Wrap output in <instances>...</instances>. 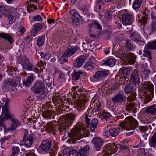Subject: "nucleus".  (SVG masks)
I'll return each instance as SVG.
<instances>
[{"instance_id":"obj_1","label":"nucleus","mask_w":156,"mask_h":156,"mask_svg":"<svg viewBox=\"0 0 156 156\" xmlns=\"http://www.w3.org/2000/svg\"><path fill=\"white\" fill-rule=\"evenodd\" d=\"M78 110L74 111L73 113L68 114L65 118L62 119V122L58 129L59 133L65 130L67 127L72 124L76 117L78 116Z\"/></svg>"},{"instance_id":"obj_2","label":"nucleus","mask_w":156,"mask_h":156,"mask_svg":"<svg viewBox=\"0 0 156 156\" xmlns=\"http://www.w3.org/2000/svg\"><path fill=\"white\" fill-rule=\"evenodd\" d=\"M31 90L34 93L39 95L40 98L41 99L46 98L48 93V90L41 81L36 82L31 87Z\"/></svg>"},{"instance_id":"obj_3","label":"nucleus","mask_w":156,"mask_h":156,"mask_svg":"<svg viewBox=\"0 0 156 156\" xmlns=\"http://www.w3.org/2000/svg\"><path fill=\"white\" fill-rule=\"evenodd\" d=\"M84 133V130L81 126H75L70 130L69 136L73 142L78 143L81 141L78 140L83 137Z\"/></svg>"},{"instance_id":"obj_4","label":"nucleus","mask_w":156,"mask_h":156,"mask_svg":"<svg viewBox=\"0 0 156 156\" xmlns=\"http://www.w3.org/2000/svg\"><path fill=\"white\" fill-rule=\"evenodd\" d=\"M138 124V122L135 119L132 117H129L124 121L122 122L120 126L123 129L129 131L133 129Z\"/></svg>"},{"instance_id":"obj_5","label":"nucleus","mask_w":156,"mask_h":156,"mask_svg":"<svg viewBox=\"0 0 156 156\" xmlns=\"http://www.w3.org/2000/svg\"><path fill=\"white\" fill-rule=\"evenodd\" d=\"M20 80V78L18 77H15L13 79H7L3 82V87L6 89L15 87L19 84Z\"/></svg>"},{"instance_id":"obj_6","label":"nucleus","mask_w":156,"mask_h":156,"mask_svg":"<svg viewBox=\"0 0 156 156\" xmlns=\"http://www.w3.org/2000/svg\"><path fill=\"white\" fill-rule=\"evenodd\" d=\"M141 90L143 92L150 95L152 94L154 92L153 85L150 81H146L142 83Z\"/></svg>"},{"instance_id":"obj_7","label":"nucleus","mask_w":156,"mask_h":156,"mask_svg":"<svg viewBox=\"0 0 156 156\" xmlns=\"http://www.w3.org/2000/svg\"><path fill=\"white\" fill-rule=\"evenodd\" d=\"M108 73V70L98 71L90 78V79L92 81H94V80L98 81L101 80L107 76Z\"/></svg>"},{"instance_id":"obj_8","label":"nucleus","mask_w":156,"mask_h":156,"mask_svg":"<svg viewBox=\"0 0 156 156\" xmlns=\"http://www.w3.org/2000/svg\"><path fill=\"white\" fill-rule=\"evenodd\" d=\"M70 13L72 15V23L74 24L79 25L82 23V21L81 17L78 14L77 11L74 9L71 10Z\"/></svg>"},{"instance_id":"obj_9","label":"nucleus","mask_w":156,"mask_h":156,"mask_svg":"<svg viewBox=\"0 0 156 156\" xmlns=\"http://www.w3.org/2000/svg\"><path fill=\"white\" fill-rule=\"evenodd\" d=\"M141 76L136 69H134L131 74L130 81L132 84L137 87L140 83V79Z\"/></svg>"},{"instance_id":"obj_10","label":"nucleus","mask_w":156,"mask_h":156,"mask_svg":"<svg viewBox=\"0 0 156 156\" xmlns=\"http://www.w3.org/2000/svg\"><path fill=\"white\" fill-rule=\"evenodd\" d=\"M11 113L2 112L0 118V127H3L5 131V129H8L6 127L4 122L5 120L10 119L11 117Z\"/></svg>"},{"instance_id":"obj_11","label":"nucleus","mask_w":156,"mask_h":156,"mask_svg":"<svg viewBox=\"0 0 156 156\" xmlns=\"http://www.w3.org/2000/svg\"><path fill=\"white\" fill-rule=\"evenodd\" d=\"M21 64L24 69L31 71L33 69L32 65L30 62L28 58L27 57H24L22 58Z\"/></svg>"},{"instance_id":"obj_12","label":"nucleus","mask_w":156,"mask_h":156,"mask_svg":"<svg viewBox=\"0 0 156 156\" xmlns=\"http://www.w3.org/2000/svg\"><path fill=\"white\" fill-rule=\"evenodd\" d=\"M34 138V135L29 134L27 136L25 135L21 142H24L25 146L27 147H30L33 144Z\"/></svg>"},{"instance_id":"obj_13","label":"nucleus","mask_w":156,"mask_h":156,"mask_svg":"<svg viewBox=\"0 0 156 156\" xmlns=\"http://www.w3.org/2000/svg\"><path fill=\"white\" fill-rule=\"evenodd\" d=\"M11 114L12 116L10 119H11L12 123L10 127L5 129V132L15 130L20 124L18 120L13 117V115L11 113Z\"/></svg>"},{"instance_id":"obj_14","label":"nucleus","mask_w":156,"mask_h":156,"mask_svg":"<svg viewBox=\"0 0 156 156\" xmlns=\"http://www.w3.org/2000/svg\"><path fill=\"white\" fill-rule=\"evenodd\" d=\"M51 142L49 140H43L41 145L40 148L42 152H46L48 151L51 147Z\"/></svg>"},{"instance_id":"obj_15","label":"nucleus","mask_w":156,"mask_h":156,"mask_svg":"<svg viewBox=\"0 0 156 156\" xmlns=\"http://www.w3.org/2000/svg\"><path fill=\"white\" fill-rule=\"evenodd\" d=\"M116 145L114 143H109L106 146L105 151L106 153L111 155L112 153L116 152Z\"/></svg>"},{"instance_id":"obj_16","label":"nucleus","mask_w":156,"mask_h":156,"mask_svg":"<svg viewBox=\"0 0 156 156\" xmlns=\"http://www.w3.org/2000/svg\"><path fill=\"white\" fill-rule=\"evenodd\" d=\"M2 101L3 102L2 104H4L5 103V105L2 107V112L10 113L9 111L10 108L9 103L10 101L7 98L4 97L2 98Z\"/></svg>"},{"instance_id":"obj_17","label":"nucleus","mask_w":156,"mask_h":156,"mask_svg":"<svg viewBox=\"0 0 156 156\" xmlns=\"http://www.w3.org/2000/svg\"><path fill=\"white\" fill-rule=\"evenodd\" d=\"M125 97L124 94L119 93L112 98V101L114 103H121L125 101Z\"/></svg>"},{"instance_id":"obj_18","label":"nucleus","mask_w":156,"mask_h":156,"mask_svg":"<svg viewBox=\"0 0 156 156\" xmlns=\"http://www.w3.org/2000/svg\"><path fill=\"white\" fill-rule=\"evenodd\" d=\"M92 142L94 144L96 151L100 150L101 147L102 145L103 142L99 137H95L92 139Z\"/></svg>"},{"instance_id":"obj_19","label":"nucleus","mask_w":156,"mask_h":156,"mask_svg":"<svg viewBox=\"0 0 156 156\" xmlns=\"http://www.w3.org/2000/svg\"><path fill=\"white\" fill-rule=\"evenodd\" d=\"M89 146L88 145L84 146L77 151L78 156H87L89 154Z\"/></svg>"},{"instance_id":"obj_20","label":"nucleus","mask_w":156,"mask_h":156,"mask_svg":"<svg viewBox=\"0 0 156 156\" xmlns=\"http://www.w3.org/2000/svg\"><path fill=\"white\" fill-rule=\"evenodd\" d=\"M122 22L124 25H129L132 23V16L130 14H124L122 15Z\"/></svg>"},{"instance_id":"obj_21","label":"nucleus","mask_w":156,"mask_h":156,"mask_svg":"<svg viewBox=\"0 0 156 156\" xmlns=\"http://www.w3.org/2000/svg\"><path fill=\"white\" fill-rule=\"evenodd\" d=\"M78 50L77 46L75 47L72 46L66 50L64 53L68 57H70L73 55Z\"/></svg>"},{"instance_id":"obj_22","label":"nucleus","mask_w":156,"mask_h":156,"mask_svg":"<svg viewBox=\"0 0 156 156\" xmlns=\"http://www.w3.org/2000/svg\"><path fill=\"white\" fill-rule=\"evenodd\" d=\"M144 14L146 16L142 17L141 19H139L138 20V22L140 23V24L143 26L148 23L149 19L148 17L146 16H149V11H146L144 12Z\"/></svg>"},{"instance_id":"obj_23","label":"nucleus","mask_w":156,"mask_h":156,"mask_svg":"<svg viewBox=\"0 0 156 156\" xmlns=\"http://www.w3.org/2000/svg\"><path fill=\"white\" fill-rule=\"evenodd\" d=\"M89 33L90 37L92 38L98 37L100 34L102 29L96 28L94 29H89Z\"/></svg>"},{"instance_id":"obj_24","label":"nucleus","mask_w":156,"mask_h":156,"mask_svg":"<svg viewBox=\"0 0 156 156\" xmlns=\"http://www.w3.org/2000/svg\"><path fill=\"white\" fill-rule=\"evenodd\" d=\"M85 57L84 55L80 56L77 58L74 63V66L76 68L80 67L85 60Z\"/></svg>"},{"instance_id":"obj_25","label":"nucleus","mask_w":156,"mask_h":156,"mask_svg":"<svg viewBox=\"0 0 156 156\" xmlns=\"http://www.w3.org/2000/svg\"><path fill=\"white\" fill-rule=\"evenodd\" d=\"M130 38L133 41L136 42L140 41L142 43H144V41L141 40V37L137 32H134L130 35Z\"/></svg>"},{"instance_id":"obj_26","label":"nucleus","mask_w":156,"mask_h":156,"mask_svg":"<svg viewBox=\"0 0 156 156\" xmlns=\"http://www.w3.org/2000/svg\"><path fill=\"white\" fill-rule=\"evenodd\" d=\"M135 58L136 56L134 54L132 53H127L126 60L129 64H132L135 62Z\"/></svg>"},{"instance_id":"obj_27","label":"nucleus","mask_w":156,"mask_h":156,"mask_svg":"<svg viewBox=\"0 0 156 156\" xmlns=\"http://www.w3.org/2000/svg\"><path fill=\"white\" fill-rule=\"evenodd\" d=\"M0 38L6 39L10 44L14 42L13 37L11 35L6 33H0Z\"/></svg>"},{"instance_id":"obj_28","label":"nucleus","mask_w":156,"mask_h":156,"mask_svg":"<svg viewBox=\"0 0 156 156\" xmlns=\"http://www.w3.org/2000/svg\"><path fill=\"white\" fill-rule=\"evenodd\" d=\"M119 127L111 128L109 129V132L110 133V135L113 137L116 136L118 135L122 131Z\"/></svg>"},{"instance_id":"obj_29","label":"nucleus","mask_w":156,"mask_h":156,"mask_svg":"<svg viewBox=\"0 0 156 156\" xmlns=\"http://www.w3.org/2000/svg\"><path fill=\"white\" fill-rule=\"evenodd\" d=\"M34 80V78L33 75L31 74L28 78L24 81L23 84L26 86L29 87Z\"/></svg>"},{"instance_id":"obj_30","label":"nucleus","mask_w":156,"mask_h":156,"mask_svg":"<svg viewBox=\"0 0 156 156\" xmlns=\"http://www.w3.org/2000/svg\"><path fill=\"white\" fill-rule=\"evenodd\" d=\"M132 84H127L124 88V92L125 93L129 94L135 90L134 86Z\"/></svg>"},{"instance_id":"obj_31","label":"nucleus","mask_w":156,"mask_h":156,"mask_svg":"<svg viewBox=\"0 0 156 156\" xmlns=\"http://www.w3.org/2000/svg\"><path fill=\"white\" fill-rule=\"evenodd\" d=\"M149 48L147 47V45H145L144 49V53L143 54V56L145 57H147L148 58L147 59V60L148 61L149 59H152L151 56V52L149 50Z\"/></svg>"},{"instance_id":"obj_32","label":"nucleus","mask_w":156,"mask_h":156,"mask_svg":"<svg viewBox=\"0 0 156 156\" xmlns=\"http://www.w3.org/2000/svg\"><path fill=\"white\" fill-rule=\"evenodd\" d=\"M89 29L99 28L102 29V28L99 23L97 21H94L89 25Z\"/></svg>"},{"instance_id":"obj_33","label":"nucleus","mask_w":156,"mask_h":156,"mask_svg":"<svg viewBox=\"0 0 156 156\" xmlns=\"http://www.w3.org/2000/svg\"><path fill=\"white\" fill-rule=\"evenodd\" d=\"M123 74V76L125 78V80L128 79L129 77V69L127 67H123L120 70Z\"/></svg>"},{"instance_id":"obj_34","label":"nucleus","mask_w":156,"mask_h":156,"mask_svg":"<svg viewBox=\"0 0 156 156\" xmlns=\"http://www.w3.org/2000/svg\"><path fill=\"white\" fill-rule=\"evenodd\" d=\"M98 121L97 119H93L90 124V129L92 131H94L96 128Z\"/></svg>"},{"instance_id":"obj_35","label":"nucleus","mask_w":156,"mask_h":156,"mask_svg":"<svg viewBox=\"0 0 156 156\" xmlns=\"http://www.w3.org/2000/svg\"><path fill=\"white\" fill-rule=\"evenodd\" d=\"M94 66V63L91 62L90 60H89L86 63L84 66V68L87 70L89 71L93 69Z\"/></svg>"},{"instance_id":"obj_36","label":"nucleus","mask_w":156,"mask_h":156,"mask_svg":"<svg viewBox=\"0 0 156 156\" xmlns=\"http://www.w3.org/2000/svg\"><path fill=\"white\" fill-rule=\"evenodd\" d=\"M83 72L81 71H75L72 74V79L74 80H78L79 78L80 75L82 74Z\"/></svg>"},{"instance_id":"obj_37","label":"nucleus","mask_w":156,"mask_h":156,"mask_svg":"<svg viewBox=\"0 0 156 156\" xmlns=\"http://www.w3.org/2000/svg\"><path fill=\"white\" fill-rule=\"evenodd\" d=\"M156 105H153L152 106H150L146 110V112L147 113H151V114H154L156 112Z\"/></svg>"},{"instance_id":"obj_38","label":"nucleus","mask_w":156,"mask_h":156,"mask_svg":"<svg viewBox=\"0 0 156 156\" xmlns=\"http://www.w3.org/2000/svg\"><path fill=\"white\" fill-rule=\"evenodd\" d=\"M115 62V61L114 59L111 58L106 61L103 64L110 67H113L114 65Z\"/></svg>"},{"instance_id":"obj_39","label":"nucleus","mask_w":156,"mask_h":156,"mask_svg":"<svg viewBox=\"0 0 156 156\" xmlns=\"http://www.w3.org/2000/svg\"><path fill=\"white\" fill-rule=\"evenodd\" d=\"M10 138V136H5L1 138L0 140V142L1 144V147L3 148V146H4L7 145L8 144V141L9 139Z\"/></svg>"},{"instance_id":"obj_40","label":"nucleus","mask_w":156,"mask_h":156,"mask_svg":"<svg viewBox=\"0 0 156 156\" xmlns=\"http://www.w3.org/2000/svg\"><path fill=\"white\" fill-rule=\"evenodd\" d=\"M149 144L151 147H156V133L151 138L149 142Z\"/></svg>"},{"instance_id":"obj_41","label":"nucleus","mask_w":156,"mask_h":156,"mask_svg":"<svg viewBox=\"0 0 156 156\" xmlns=\"http://www.w3.org/2000/svg\"><path fill=\"white\" fill-rule=\"evenodd\" d=\"M142 0H135L133 3V7L135 9L139 8L141 4Z\"/></svg>"},{"instance_id":"obj_42","label":"nucleus","mask_w":156,"mask_h":156,"mask_svg":"<svg viewBox=\"0 0 156 156\" xmlns=\"http://www.w3.org/2000/svg\"><path fill=\"white\" fill-rule=\"evenodd\" d=\"M101 109V106L99 103H95L94 104L93 109L94 112L99 111Z\"/></svg>"},{"instance_id":"obj_43","label":"nucleus","mask_w":156,"mask_h":156,"mask_svg":"<svg viewBox=\"0 0 156 156\" xmlns=\"http://www.w3.org/2000/svg\"><path fill=\"white\" fill-rule=\"evenodd\" d=\"M126 46L129 50H132L135 47V45L133 44V42L131 40H128L127 41L126 44Z\"/></svg>"},{"instance_id":"obj_44","label":"nucleus","mask_w":156,"mask_h":156,"mask_svg":"<svg viewBox=\"0 0 156 156\" xmlns=\"http://www.w3.org/2000/svg\"><path fill=\"white\" fill-rule=\"evenodd\" d=\"M147 47H149L150 49H156V40H154L152 42L148 43L147 44Z\"/></svg>"},{"instance_id":"obj_45","label":"nucleus","mask_w":156,"mask_h":156,"mask_svg":"<svg viewBox=\"0 0 156 156\" xmlns=\"http://www.w3.org/2000/svg\"><path fill=\"white\" fill-rule=\"evenodd\" d=\"M12 153L11 154L12 156H14L16 154L19 152L20 151V148L17 146L12 147Z\"/></svg>"},{"instance_id":"obj_46","label":"nucleus","mask_w":156,"mask_h":156,"mask_svg":"<svg viewBox=\"0 0 156 156\" xmlns=\"http://www.w3.org/2000/svg\"><path fill=\"white\" fill-rule=\"evenodd\" d=\"M45 40V37H42L38 38L37 40V45L41 46L43 44Z\"/></svg>"},{"instance_id":"obj_47","label":"nucleus","mask_w":156,"mask_h":156,"mask_svg":"<svg viewBox=\"0 0 156 156\" xmlns=\"http://www.w3.org/2000/svg\"><path fill=\"white\" fill-rule=\"evenodd\" d=\"M68 57L66 56L64 53L62 55L61 57L59 59V62L61 64H63L65 62H66L68 60Z\"/></svg>"},{"instance_id":"obj_48","label":"nucleus","mask_w":156,"mask_h":156,"mask_svg":"<svg viewBox=\"0 0 156 156\" xmlns=\"http://www.w3.org/2000/svg\"><path fill=\"white\" fill-rule=\"evenodd\" d=\"M142 75L145 78H147L150 74V70L146 68L142 69Z\"/></svg>"},{"instance_id":"obj_49","label":"nucleus","mask_w":156,"mask_h":156,"mask_svg":"<svg viewBox=\"0 0 156 156\" xmlns=\"http://www.w3.org/2000/svg\"><path fill=\"white\" fill-rule=\"evenodd\" d=\"M136 94L135 92H133L128 97V101H134L136 98Z\"/></svg>"},{"instance_id":"obj_50","label":"nucleus","mask_w":156,"mask_h":156,"mask_svg":"<svg viewBox=\"0 0 156 156\" xmlns=\"http://www.w3.org/2000/svg\"><path fill=\"white\" fill-rule=\"evenodd\" d=\"M40 54L42 58L47 60L49 59L51 57V55L49 54H44L42 52L40 53Z\"/></svg>"},{"instance_id":"obj_51","label":"nucleus","mask_w":156,"mask_h":156,"mask_svg":"<svg viewBox=\"0 0 156 156\" xmlns=\"http://www.w3.org/2000/svg\"><path fill=\"white\" fill-rule=\"evenodd\" d=\"M39 127H43L45 129V130L47 129L51 130H54V128L52 125L50 123L48 122L47 124L46 127L45 128L44 126H43L42 125H40L39 126Z\"/></svg>"},{"instance_id":"obj_52","label":"nucleus","mask_w":156,"mask_h":156,"mask_svg":"<svg viewBox=\"0 0 156 156\" xmlns=\"http://www.w3.org/2000/svg\"><path fill=\"white\" fill-rule=\"evenodd\" d=\"M102 116L105 120L108 121L109 118L112 116V115L110 113L106 112H103L102 114Z\"/></svg>"},{"instance_id":"obj_53","label":"nucleus","mask_w":156,"mask_h":156,"mask_svg":"<svg viewBox=\"0 0 156 156\" xmlns=\"http://www.w3.org/2000/svg\"><path fill=\"white\" fill-rule=\"evenodd\" d=\"M85 106L83 101H80L78 103V109L80 110H83L85 109Z\"/></svg>"},{"instance_id":"obj_54","label":"nucleus","mask_w":156,"mask_h":156,"mask_svg":"<svg viewBox=\"0 0 156 156\" xmlns=\"http://www.w3.org/2000/svg\"><path fill=\"white\" fill-rule=\"evenodd\" d=\"M8 18L9 23L10 24H12L15 21V18L13 15L10 14L8 16Z\"/></svg>"},{"instance_id":"obj_55","label":"nucleus","mask_w":156,"mask_h":156,"mask_svg":"<svg viewBox=\"0 0 156 156\" xmlns=\"http://www.w3.org/2000/svg\"><path fill=\"white\" fill-rule=\"evenodd\" d=\"M42 18L39 15H37L32 18V20L33 22L38 21L41 22L42 21Z\"/></svg>"},{"instance_id":"obj_56","label":"nucleus","mask_w":156,"mask_h":156,"mask_svg":"<svg viewBox=\"0 0 156 156\" xmlns=\"http://www.w3.org/2000/svg\"><path fill=\"white\" fill-rule=\"evenodd\" d=\"M71 150L69 148H65L63 150V154L64 156H68L69 155Z\"/></svg>"},{"instance_id":"obj_57","label":"nucleus","mask_w":156,"mask_h":156,"mask_svg":"<svg viewBox=\"0 0 156 156\" xmlns=\"http://www.w3.org/2000/svg\"><path fill=\"white\" fill-rule=\"evenodd\" d=\"M37 66L40 68H41V69H44V66H46V64L43 62L41 60L38 61L37 64Z\"/></svg>"},{"instance_id":"obj_58","label":"nucleus","mask_w":156,"mask_h":156,"mask_svg":"<svg viewBox=\"0 0 156 156\" xmlns=\"http://www.w3.org/2000/svg\"><path fill=\"white\" fill-rule=\"evenodd\" d=\"M101 3V2H100V1H98L97 2L96 5V11L99 12L101 10V4H100V3Z\"/></svg>"},{"instance_id":"obj_59","label":"nucleus","mask_w":156,"mask_h":156,"mask_svg":"<svg viewBox=\"0 0 156 156\" xmlns=\"http://www.w3.org/2000/svg\"><path fill=\"white\" fill-rule=\"evenodd\" d=\"M151 28L152 32L156 31V21L152 22L151 25Z\"/></svg>"},{"instance_id":"obj_60","label":"nucleus","mask_w":156,"mask_h":156,"mask_svg":"<svg viewBox=\"0 0 156 156\" xmlns=\"http://www.w3.org/2000/svg\"><path fill=\"white\" fill-rule=\"evenodd\" d=\"M27 10L29 12H31L30 9L33 8V9H31V10H33V9H37V7L34 4L30 5L28 6H27Z\"/></svg>"},{"instance_id":"obj_61","label":"nucleus","mask_w":156,"mask_h":156,"mask_svg":"<svg viewBox=\"0 0 156 156\" xmlns=\"http://www.w3.org/2000/svg\"><path fill=\"white\" fill-rule=\"evenodd\" d=\"M51 112H45L43 113L42 116L44 118H48L51 116Z\"/></svg>"},{"instance_id":"obj_62","label":"nucleus","mask_w":156,"mask_h":156,"mask_svg":"<svg viewBox=\"0 0 156 156\" xmlns=\"http://www.w3.org/2000/svg\"><path fill=\"white\" fill-rule=\"evenodd\" d=\"M127 56V53H126L125 52H123L119 54L118 56L121 58L125 59H126V57Z\"/></svg>"},{"instance_id":"obj_63","label":"nucleus","mask_w":156,"mask_h":156,"mask_svg":"<svg viewBox=\"0 0 156 156\" xmlns=\"http://www.w3.org/2000/svg\"><path fill=\"white\" fill-rule=\"evenodd\" d=\"M49 152L50 156H55L57 153L56 149H51Z\"/></svg>"},{"instance_id":"obj_64","label":"nucleus","mask_w":156,"mask_h":156,"mask_svg":"<svg viewBox=\"0 0 156 156\" xmlns=\"http://www.w3.org/2000/svg\"><path fill=\"white\" fill-rule=\"evenodd\" d=\"M77 155V152L75 149H72L70 151L69 156H76Z\"/></svg>"}]
</instances>
